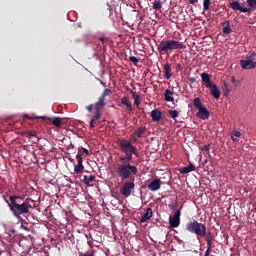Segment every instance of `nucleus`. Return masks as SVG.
<instances>
[{"mask_svg":"<svg viewBox=\"0 0 256 256\" xmlns=\"http://www.w3.org/2000/svg\"><path fill=\"white\" fill-rule=\"evenodd\" d=\"M177 49H186V45L176 40H162L157 44V51L161 54H167L169 51L171 52Z\"/></svg>","mask_w":256,"mask_h":256,"instance_id":"nucleus-3","label":"nucleus"},{"mask_svg":"<svg viewBox=\"0 0 256 256\" xmlns=\"http://www.w3.org/2000/svg\"><path fill=\"white\" fill-rule=\"evenodd\" d=\"M204 238L207 243V247H209V249H212V244H213V241L215 240L214 235L211 232H208V233L206 232V236Z\"/></svg>","mask_w":256,"mask_h":256,"instance_id":"nucleus-17","label":"nucleus"},{"mask_svg":"<svg viewBox=\"0 0 256 256\" xmlns=\"http://www.w3.org/2000/svg\"><path fill=\"white\" fill-rule=\"evenodd\" d=\"M200 77L202 78V82L205 84V87L209 89L210 95L215 99H219L221 97V91L217 85L211 81V76L204 72Z\"/></svg>","mask_w":256,"mask_h":256,"instance_id":"nucleus-5","label":"nucleus"},{"mask_svg":"<svg viewBox=\"0 0 256 256\" xmlns=\"http://www.w3.org/2000/svg\"><path fill=\"white\" fill-rule=\"evenodd\" d=\"M117 145L125 156L119 158L116 173L121 180H128L132 176L138 175V167L130 164L133 155L139 157L138 149L127 139H118Z\"/></svg>","mask_w":256,"mask_h":256,"instance_id":"nucleus-1","label":"nucleus"},{"mask_svg":"<svg viewBox=\"0 0 256 256\" xmlns=\"http://www.w3.org/2000/svg\"><path fill=\"white\" fill-rule=\"evenodd\" d=\"M132 139H133L134 142H137L139 138L137 137V135H134V133H133L132 134Z\"/></svg>","mask_w":256,"mask_h":256,"instance_id":"nucleus-44","label":"nucleus"},{"mask_svg":"<svg viewBox=\"0 0 256 256\" xmlns=\"http://www.w3.org/2000/svg\"><path fill=\"white\" fill-rule=\"evenodd\" d=\"M187 79H188V82H190L192 84L197 82V78H195V77H188Z\"/></svg>","mask_w":256,"mask_h":256,"instance_id":"nucleus-39","label":"nucleus"},{"mask_svg":"<svg viewBox=\"0 0 256 256\" xmlns=\"http://www.w3.org/2000/svg\"><path fill=\"white\" fill-rule=\"evenodd\" d=\"M196 116L198 118L202 119V120L209 119L210 111L208 109H206L205 107L201 108V109H198V112H197Z\"/></svg>","mask_w":256,"mask_h":256,"instance_id":"nucleus-12","label":"nucleus"},{"mask_svg":"<svg viewBox=\"0 0 256 256\" xmlns=\"http://www.w3.org/2000/svg\"><path fill=\"white\" fill-rule=\"evenodd\" d=\"M176 69H179L180 71H182L183 67L181 66V64H176Z\"/></svg>","mask_w":256,"mask_h":256,"instance_id":"nucleus-47","label":"nucleus"},{"mask_svg":"<svg viewBox=\"0 0 256 256\" xmlns=\"http://www.w3.org/2000/svg\"><path fill=\"white\" fill-rule=\"evenodd\" d=\"M162 186V181L159 178H155L154 180H152L149 185H148V189L152 192H156L159 189H161Z\"/></svg>","mask_w":256,"mask_h":256,"instance_id":"nucleus-10","label":"nucleus"},{"mask_svg":"<svg viewBox=\"0 0 256 256\" xmlns=\"http://www.w3.org/2000/svg\"><path fill=\"white\" fill-rule=\"evenodd\" d=\"M211 250H212V248H210L209 246H207V250H206V252H205V256H210ZM211 256H214V255H211Z\"/></svg>","mask_w":256,"mask_h":256,"instance_id":"nucleus-40","label":"nucleus"},{"mask_svg":"<svg viewBox=\"0 0 256 256\" xmlns=\"http://www.w3.org/2000/svg\"><path fill=\"white\" fill-rule=\"evenodd\" d=\"M112 94V90L109 89V88H106L104 92H102L101 96H108V95H111Z\"/></svg>","mask_w":256,"mask_h":256,"instance_id":"nucleus-34","label":"nucleus"},{"mask_svg":"<svg viewBox=\"0 0 256 256\" xmlns=\"http://www.w3.org/2000/svg\"><path fill=\"white\" fill-rule=\"evenodd\" d=\"M105 99H106V97L103 96V95H101V96L99 97L98 102L95 103V109H98V110H99V109H101V108H104L105 105H106Z\"/></svg>","mask_w":256,"mask_h":256,"instance_id":"nucleus-21","label":"nucleus"},{"mask_svg":"<svg viewBox=\"0 0 256 256\" xmlns=\"http://www.w3.org/2000/svg\"><path fill=\"white\" fill-rule=\"evenodd\" d=\"M3 200H4V202L7 203V205H8V203H10L5 197H3Z\"/></svg>","mask_w":256,"mask_h":256,"instance_id":"nucleus-50","label":"nucleus"},{"mask_svg":"<svg viewBox=\"0 0 256 256\" xmlns=\"http://www.w3.org/2000/svg\"><path fill=\"white\" fill-rule=\"evenodd\" d=\"M222 27H223V29H222L223 34H226V35L231 34L232 30L230 28V21L229 20L223 21L222 22Z\"/></svg>","mask_w":256,"mask_h":256,"instance_id":"nucleus-18","label":"nucleus"},{"mask_svg":"<svg viewBox=\"0 0 256 256\" xmlns=\"http://www.w3.org/2000/svg\"><path fill=\"white\" fill-rule=\"evenodd\" d=\"M121 104H122V105H125L129 112H132V110H133V109H132V104H131V102L129 101V98H128V97H123V98H121Z\"/></svg>","mask_w":256,"mask_h":256,"instance_id":"nucleus-23","label":"nucleus"},{"mask_svg":"<svg viewBox=\"0 0 256 256\" xmlns=\"http://www.w3.org/2000/svg\"><path fill=\"white\" fill-rule=\"evenodd\" d=\"M131 95H132V98L134 99V104L136 106L141 105V100H140L141 97H140V95L137 94V92H135V91H131Z\"/></svg>","mask_w":256,"mask_h":256,"instance_id":"nucleus-24","label":"nucleus"},{"mask_svg":"<svg viewBox=\"0 0 256 256\" xmlns=\"http://www.w3.org/2000/svg\"><path fill=\"white\" fill-rule=\"evenodd\" d=\"M93 107H94V105H93V104H90V105H88V106L86 107V109H87V111H88L89 113H91L92 110H93Z\"/></svg>","mask_w":256,"mask_h":256,"instance_id":"nucleus-42","label":"nucleus"},{"mask_svg":"<svg viewBox=\"0 0 256 256\" xmlns=\"http://www.w3.org/2000/svg\"><path fill=\"white\" fill-rule=\"evenodd\" d=\"M210 148H211V144H206L202 147V151L208 152L210 151Z\"/></svg>","mask_w":256,"mask_h":256,"instance_id":"nucleus-37","label":"nucleus"},{"mask_svg":"<svg viewBox=\"0 0 256 256\" xmlns=\"http://www.w3.org/2000/svg\"><path fill=\"white\" fill-rule=\"evenodd\" d=\"M95 176H93V175H90L89 177L88 176H84L83 177V182H84V184L86 185V186H89V187H91V186H93V182H95Z\"/></svg>","mask_w":256,"mask_h":256,"instance_id":"nucleus-22","label":"nucleus"},{"mask_svg":"<svg viewBox=\"0 0 256 256\" xmlns=\"http://www.w3.org/2000/svg\"><path fill=\"white\" fill-rule=\"evenodd\" d=\"M231 83H233L234 86H238V83H237V80H236L235 76L231 77Z\"/></svg>","mask_w":256,"mask_h":256,"instance_id":"nucleus-41","label":"nucleus"},{"mask_svg":"<svg viewBox=\"0 0 256 256\" xmlns=\"http://www.w3.org/2000/svg\"><path fill=\"white\" fill-rule=\"evenodd\" d=\"M186 230L192 234H195L197 239L204 238L207 232L205 224L195 220L186 223Z\"/></svg>","mask_w":256,"mask_h":256,"instance_id":"nucleus-4","label":"nucleus"},{"mask_svg":"<svg viewBox=\"0 0 256 256\" xmlns=\"http://www.w3.org/2000/svg\"><path fill=\"white\" fill-rule=\"evenodd\" d=\"M76 160H77V165L74 167V172L76 174H81L84 171V166L82 164V154H76Z\"/></svg>","mask_w":256,"mask_h":256,"instance_id":"nucleus-11","label":"nucleus"},{"mask_svg":"<svg viewBox=\"0 0 256 256\" xmlns=\"http://www.w3.org/2000/svg\"><path fill=\"white\" fill-rule=\"evenodd\" d=\"M233 142H238L239 140L235 138V136H231Z\"/></svg>","mask_w":256,"mask_h":256,"instance_id":"nucleus-48","label":"nucleus"},{"mask_svg":"<svg viewBox=\"0 0 256 256\" xmlns=\"http://www.w3.org/2000/svg\"><path fill=\"white\" fill-rule=\"evenodd\" d=\"M28 138H33V137H37V132L35 131H28L26 132Z\"/></svg>","mask_w":256,"mask_h":256,"instance_id":"nucleus-35","label":"nucleus"},{"mask_svg":"<svg viewBox=\"0 0 256 256\" xmlns=\"http://www.w3.org/2000/svg\"><path fill=\"white\" fill-rule=\"evenodd\" d=\"M180 216H181V212L180 210H176L174 212V215L173 217H170L169 218V225H170V228H178L179 225H180Z\"/></svg>","mask_w":256,"mask_h":256,"instance_id":"nucleus-8","label":"nucleus"},{"mask_svg":"<svg viewBox=\"0 0 256 256\" xmlns=\"http://www.w3.org/2000/svg\"><path fill=\"white\" fill-rule=\"evenodd\" d=\"M256 54L250 53L247 56L246 60H241L240 61V65L242 67L243 70H252L256 68V62H253L255 60Z\"/></svg>","mask_w":256,"mask_h":256,"instance_id":"nucleus-7","label":"nucleus"},{"mask_svg":"<svg viewBox=\"0 0 256 256\" xmlns=\"http://www.w3.org/2000/svg\"><path fill=\"white\" fill-rule=\"evenodd\" d=\"M135 187V178H133L132 180L124 182L122 188L120 189V193L125 198H128L131 195L132 191L135 190Z\"/></svg>","mask_w":256,"mask_h":256,"instance_id":"nucleus-6","label":"nucleus"},{"mask_svg":"<svg viewBox=\"0 0 256 256\" xmlns=\"http://www.w3.org/2000/svg\"><path fill=\"white\" fill-rule=\"evenodd\" d=\"M82 152H83L84 154H86V155H89V150L86 149V148H83V149H82Z\"/></svg>","mask_w":256,"mask_h":256,"instance_id":"nucleus-46","label":"nucleus"},{"mask_svg":"<svg viewBox=\"0 0 256 256\" xmlns=\"http://www.w3.org/2000/svg\"><path fill=\"white\" fill-rule=\"evenodd\" d=\"M169 117H171L173 120H176V118L179 117V112L177 110H169L168 111Z\"/></svg>","mask_w":256,"mask_h":256,"instance_id":"nucleus-29","label":"nucleus"},{"mask_svg":"<svg viewBox=\"0 0 256 256\" xmlns=\"http://www.w3.org/2000/svg\"><path fill=\"white\" fill-rule=\"evenodd\" d=\"M129 61H131L135 66H138L139 59L136 56H130Z\"/></svg>","mask_w":256,"mask_h":256,"instance_id":"nucleus-31","label":"nucleus"},{"mask_svg":"<svg viewBox=\"0 0 256 256\" xmlns=\"http://www.w3.org/2000/svg\"><path fill=\"white\" fill-rule=\"evenodd\" d=\"M223 91H227L228 93L230 92V89L228 88V83L223 82Z\"/></svg>","mask_w":256,"mask_h":256,"instance_id":"nucleus-38","label":"nucleus"},{"mask_svg":"<svg viewBox=\"0 0 256 256\" xmlns=\"http://www.w3.org/2000/svg\"><path fill=\"white\" fill-rule=\"evenodd\" d=\"M10 203L8 207L12 212L13 216L21 219V215H28L31 210L37 207L35 200L17 195H11L9 197Z\"/></svg>","mask_w":256,"mask_h":256,"instance_id":"nucleus-2","label":"nucleus"},{"mask_svg":"<svg viewBox=\"0 0 256 256\" xmlns=\"http://www.w3.org/2000/svg\"><path fill=\"white\" fill-rule=\"evenodd\" d=\"M174 93L172 91H170L169 89H166L164 91V100L166 102H174Z\"/></svg>","mask_w":256,"mask_h":256,"instance_id":"nucleus-19","label":"nucleus"},{"mask_svg":"<svg viewBox=\"0 0 256 256\" xmlns=\"http://www.w3.org/2000/svg\"><path fill=\"white\" fill-rule=\"evenodd\" d=\"M146 130V127H138V129L134 132V136L141 138L146 133Z\"/></svg>","mask_w":256,"mask_h":256,"instance_id":"nucleus-26","label":"nucleus"},{"mask_svg":"<svg viewBox=\"0 0 256 256\" xmlns=\"http://www.w3.org/2000/svg\"><path fill=\"white\" fill-rule=\"evenodd\" d=\"M231 136L232 137H236V138H240L241 137V132L239 131H234L231 133Z\"/></svg>","mask_w":256,"mask_h":256,"instance_id":"nucleus-36","label":"nucleus"},{"mask_svg":"<svg viewBox=\"0 0 256 256\" xmlns=\"http://www.w3.org/2000/svg\"><path fill=\"white\" fill-rule=\"evenodd\" d=\"M170 72H171L170 64H164L163 66L164 79L169 80L171 78Z\"/></svg>","mask_w":256,"mask_h":256,"instance_id":"nucleus-20","label":"nucleus"},{"mask_svg":"<svg viewBox=\"0 0 256 256\" xmlns=\"http://www.w3.org/2000/svg\"><path fill=\"white\" fill-rule=\"evenodd\" d=\"M162 8H163L162 0H155L152 3V9H154L155 11L161 10Z\"/></svg>","mask_w":256,"mask_h":256,"instance_id":"nucleus-25","label":"nucleus"},{"mask_svg":"<svg viewBox=\"0 0 256 256\" xmlns=\"http://www.w3.org/2000/svg\"><path fill=\"white\" fill-rule=\"evenodd\" d=\"M99 41H100L101 43H105V42L107 41V39H106L105 37H100V38H99Z\"/></svg>","mask_w":256,"mask_h":256,"instance_id":"nucleus-45","label":"nucleus"},{"mask_svg":"<svg viewBox=\"0 0 256 256\" xmlns=\"http://www.w3.org/2000/svg\"><path fill=\"white\" fill-rule=\"evenodd\" d=\"M193 105L197 110L203 109V103L200 98H194L193 99Z\"/></svg>","mask_w":256,"mask_h":256,"instance_id":"nucleus-27","label":"nucleus"},{"mask_svg":"<svg viewBox=\"0 0 256 256\" xmlns=\"http://www.w3.org/2000/svg\"><path fill=\"white\" fill-rule=\"evenodd\" d=\"M229 7L233 10V11H240L242 13H251L250 8H243L241 7L240 3L238 1L232 0L229 4Z\"/></svg>","mask_w":256,"mask_h":256,"instance_id":"nucleus-9","label":"nucleus"},{"mask_svg":"<svg viewBox=\"0 0 256 256\" xmlns=\"http://www.w3.org/2000/svg\"><path fill=\"white\" fill-rule=\"evenodd\" d=\"M80 256H95V251L94 250H88L85 253H80Z\"/></svg>","mask_w":256,"mask_h":256,"instance_id":"nucleus-32","label":"nucleus"},{"mask_svg":"<svg viewBox=\"0 0 256 256\" xmlns=\"http://www.w3.org/2000/svg\"><path fill=\"white\" fill-rule=\"evenodd\" d=\"M46 117H41V119H45Z\"/></svg>","mask_w":256,"mask_h":256,"instance_id":"nucleus-51","label":"nucleus"},{"mask_svg":"<svg viewBox=\"0 0 256 256\" xmlns=\"http://www.w3.org/2000/svg\"><path fill=\"white\" fill-rule=\"evenodd\" d=\"M153 217V210L152 208H147L146 212L140 218V223H145L146 221L150 220Z\"/></svg>","mask_w":256,"mask_h":256,"instance_id":"nucleus-14","label":"nucleus"},{"mask_svg":"<svg viewBox=\"0 0 256 256\" xmlns=\"http://www.w3.org/2000/svg\"><path fill=\"white\" fill-rule=\"evenodd\" d=\"M210 5H211V0H204V2H203L204 11H209Z\"/></svg>","mask_w":256,"mask_h":256,"instance_id":"nucleus-30","label":"nucleus"},{"mask_svg":"<svg viewBox=\"0 0 256 256\" xmlns=\"http://www.w3.org/2000/svg\"><path fill=\"white\" fill-rule=\"evenodd\" d=\"M188 2L190 3V5H196L199 3V0H188Z\"/></svg>","mask_w":256,"mask_h":256,"instance_id":"nucleus-43","label":"nucleus"},{"mask_svg":"<svg viewBox=\"0 0 256 256\" xmlns=\"http://www.w3.org/2000/svg\"><path fill=\"white\" fill-rule=\"evenodd\" d=\"M150 117H151L152 121H154V122L161 121V119H162V112H161V110H157V109L151 110Z\"/></svg>","mask_w":256,"mask_h":256,"instance_id":"nucleus-13","label":"nucleus"},{"mask_svg":"<svg viewBox=\"0 0 256 256\" xmlns=\"http://www.w3.org/2000/svg\"><path fill=\"white\" fill-rule=\"evenodd\" d=\"M53 126L60 127L61 125V119L59 117H53L52 119H49Z\"/></svg>","mask_w":256,"mask_h":256,"instance_id":"nucleus-28","label":"nucleus"},{"mask_svg":"<svg viewBox=\"0 0 256 256\" xmlns=\"http://www.w3.org/2000/svg\"><path fill=\"white\" fill-rule=\"evenodd\" d=\"M102 117V114H101V109H96V115L92 117V120H90L89 122V128L90 129H93L94 128V123L98 120H100Z\"/></svg>","mask_w":256,"mask_h":256,"instance_id":"nucleus-15","label":"nucleus"},{"mask_svg":"<svg viewBox=\"0 0 256 256\" xmlns=\"http://www.w3.org/2000/svg\"><path fill=\"white\" fill-rule=\"evenodd\" d=\"M23 118L24 119H31L28 114H25Z\"/></svg>","mask_w":256,"mask_h":256,"instance_id":"nucleus-49","label":"nucleus"},{"mask_svg":"<svg viewBox=\"0 0 256 256\" xmlns=\"http://www.w3.org/2000/svg\"><path fill=\"white\" fill-rule=\"evenodd\" d=\"M194 171H195V166L192 163H190V165H188V166H184V167L179 168V172L181 174H187V173H191V172H194Z\"/></svg>","mask_w":256,"mask_h":256,"instance_id":"nucleus-16","label":"nucleus"},{"mask_svg":"<svg viewBox=\"0 0 256 256\" xmlns=\"http://www.w3.org/2000/svg\"><path fill=\"white\" fill-rule=\"evenodd\" d=\"M247 5L250 8H255L256 7V0H247Z\"/></svg>","mask_w":256,"mask_h":256,"instance_id":"nucleus-33","label":"nucleus"}]
</instances>
